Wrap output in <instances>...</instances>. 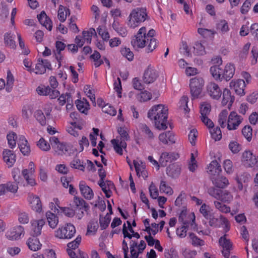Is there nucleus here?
Here are the masks:
<instances>
[{
	"instance_id": "nucleus-44",
	"label": "nucleus",
	"mask_w": 258,
	"mask_h": 258,
	"mask_svg": "<svg viewBox=\"0 0 258 258\" xmlns=\"http://www.w3.org/2000/svg\"><path fill=\"white\" fill-rule=\"evenodd\" d=\"M159 189L161 192L169 195H171L173 192L172 189L166 184L165 181H161Z\"/></svg>"
},
{
	"instance_id": "nucleus-10",
	"label": "nucleus",
	"mask_w": 258,
	"mask_h": 258,
	"mask_svg": "<svg viewBox=\"0 0 258 258\" xmlns=\"http://www.w3.org/2000/svg\"><path fill=\"white\" fill-rule=\"evenodd\" d=\"M29 169H24L22 171V175L27 181V183L31 186L35 184V179L33 177V174L34 172V164L33 162H30L29 164Z\"/></svg>"
},
{
	"instance_id": "nucleus-45",
	"label": "nucleus",
	"mask_w": 258,
	"mask_h": 258,
	"mask_svg": "<svg viewBox=\"0 0 258 258\" xmlns=\"http://www.w3.org/2000/svg\"><path fill=\"white\" fill-rule=\"evenodd\" d=\"M207 220H209V225L214 227H220L221 226L220 218H215L213 213L210 216Z\"/></svg>"
},
{
	"instance_id": "nucleus-57",
	"label": "nucleus",
	"mask_w": 258,
	"mask_h": 258,
	"mask_svg": "<svg viewBox=\"0 0 258 258\" xmlns=\"http://www.w3.org/2000/svg\"><path fill=\"white\" fill-rule=\"evenodd\" d=\"M71 167L84 171V166L82 164L81 160L78 158H75L71 163Z\"/></svg>"
},
{
	"instance_id": "nucleus-52",
	"label": "nucleus",
	"mask_w": 258,
	"mask_h": 258,
	"mask_svg": "<svg viewBox=\"0 0 258 258\" xmlns=\"http://www.w3.org/2000/svg\"><path fill=\"white\" fill-rule=\"evenodd\" d=\"M98 33L104 41H108L110 38V36L108 31L103 27L99 26L97 29Z\"/></svg>"
},
{
	"instance_id": "nucleus-5",
	"label": "nucleus",
	"mask_w": 258,
	"mask_h": 258,
	"mask_svg": "<svg viewBox=\"0 0 258 258\" xmlns=\"http://www.w3.org/2000/svg\"><path fill=\"white\" fill-rule=\"evenodd\" d=\"M50 143L55 151L58 155L65 154L68 151V148L66 143H60L58 139L55 137H52L49 139Z\"/></svg>"
},
{
	"instance_id": "nucleus-8",
	"label": "nucleus",
	"mask_w": 258,
	"mask_h": 258,
	"mask_svg": "<svg viewBox=\"0 0 258 258\" xmlns=\"http://www.w3.org/2000/svg\"><path fill=\"white\" fill-rule=\"evenodd\" d=\"M208 95L213 99L218 100L222 94V91L218 85L214 82H210L207 86Z\"/></svg>"
},
{
	"instance_id": "nucleus-61",
	"label": "nucleus",
	"mask_w": 258,
	"mask_h": 258,
	"mask_svg": "<svg viewBox=\"0 0 258 258\" xmlns=\"http://www.w3.org/2000/svg\"><path fill=\"white\" fill-rule=\"evenodd\" d=\"M37 146L42 150L47 151L50 149V145L43 138H41L37 143Z\"/></svg>"
},
{
	"instance_id": "nucleus-43",
	"label": "nucleus",
	"mask_w": 258,
	"mask_h": 258,
	"mask_svg": "<svg viewBox=\"0 0 258 258\" xmlns=\"http://www.w3.org/2000/svg\"><path fill=\"white\" fill-rule=\"evenodd\" d=\"M140 127L142 132L146 135L148 139H153L154 138L153 133L146 124H141Z\"/></svg>"
},
{
	"instance_id": "nucleus-12",
	"label": "nucleus",
	"mask_w": 258,
	"mask_h": 258,
	"mask_svg": "<svg viewBox=\"0 0 258 258\" xmlns=\"http://www.w3.org/2000/svg\"><path fill=\"white\" fill-rule=\"evenodd\" d=\"M242 162L246 167L253 166L256 163V157L250 151H245L242 155Z\"/></svg>"
},
{
	"instance_id": "nucleus-37",
	"label": "nucleus",
	"mask_w": 258,
	"mask_h": 258,
	"mask_svg": "<svg viewBox=\"0 0 258 258\" xmlns=\"http://www.w3.org/2000/svg\"><path fill=\"white\" fill-rule=\"evenodd\" d=\"M214 205L217 210L224 213H228L230 212V208L218 201L214 202Z\"/></svg>"
},
{
	"instance_id": "nucleus-48",
	"label": "nucleus",
	"mask_w": 258,
	"mask_h": 258,
	"mask_svg": "<svg viewBox=\"0 0 258 258\" xmlns=\"http://www.w3.org/2000/svg\"><path fill=\"white\" fill-rule=\"evenodd\" d=\"M210 133L212 138L216 141H219L222 138L221 131L219 127L211 129Z\"/></svg>"
},
{
	"instance_id": "nucleus-28",
	"label": "nucleus",
	"mask_w": 258,
	"mask_h": 258,
	"mask_svg": "<svg viewBox=\"0 0 258 258\" xmlns=\"http://www.w3.org/2000/svg\"><path fill=\"white\" fill-rule=\"evenodd\" d=\"M46 216L49 226L53 229L55 228L58 223V217L50 211L46 213Z\"/></svg>"
},
{
	"instance_id": "nucleus-47",
	"label": "nucleus",
	"mask_w": 258,
	"mask_h": 258,
	"mask_svg": "<svg viewBox=\"0 0 258 258\" xmlns=\"http://www.w3.org/2000/svg\"><path fill=\"white\" fill-rule=\"evenodd\" d=\"M229 149L233 154H236L241 150V146L238 142L232 141L229 144Z\"/></svg>"
},
{
	"instance_id": "nucleus-50",
	"label": "nucleus",
	"mask_w": 258,
	"mask_h": 258,
	"mask_svg": "<svg viewBox=\"0 0 258 258\" xmlns=\"http://www.w3.org/2000/svg\"><path fill=\"white\" fill-rule=\"evenodd\" d=\"M194 48V53L197 55H203L206 53L205 47L201 43H196Z\"/></svg>"
},
{
	"instance_id": "nucleus-21",
	"label": "nucleus",
	"mask_w": 258,
	"mask_h": 258,
	"mask_svg": "<svg viewBox=\"0 0 258 258\" xmlns=\"http://www.w3.org/2000/svg\"><path fill=\"white\" fill-rule=\"evenodd\" d=\"M180 166L177 164H172L170 165L166 168L167 174L172 178H176L180 174Z\"/></svg>"
},
{
	"instance_id": "nucleus-56",
	"label": "nucleus",
	"mask_w": 258,
	"mask_h": 258,
	"mask_svg": "<svg viewBox=\"0 0 258 258\" xmlns=\"http://www.w3.org/2000/svg\"><path fill=\"white\" fill-rule=\"evenodd\" d=\"M198 33L204 37H210L215 34L214 30L200 28L198 30Z\"/></svg>"
},
{
	"instance_id": "nucleus-3",
	"label": "nucleus",
	"mask_w": 258,
	"mask_h": 258,
	"mask_svg": "<svg viewBox=\"0 0 258 258\" xmlns=\"http://www.w3.org/2000/svg\"><path fill=\"white\" fill-rule=\"evenodd\" d=\"M76 233L75 226L70 223L59 227L55 231V236L59 239H70Z\"/></svg>"
},
{
	"instance_id": "nucleus-6",
	"label": "nucleus",
	"mask_w": 258,
	"mask_h": 258,
	"mask_svg": "<svg viewBox=\"0 0 258 258\" xmlns=\"http://www.w3.org/2000/svg\"><path fill=\"white\" fill-rule=\"evenodd\" d=\"M242 118L236 112L232 111L229 115L227 121V128L229 130H235L240 124Z\"/></svg>"
},
{
	"instance_id": "nucleus-53",
	"label": "nucleus",
	"mask_w": 258,
	"mask_h": 258,
	"mask_svg": "<svg viewBox=\"0 0 258 258\" xmlns=\"http://www.w3.org/2000/svg\"><path fill=\"white\" fill-rule=\"evenodd\" d=\"M12 174L15 182H16L17 183H20L22 181V178L21 176L22 172H21L20 169L19 168H13L12 172Z\"/></svg>"
},
{
	"instance_id": "nucleus-24",
	"label": "nucleus",
	"mask_w": 258,
	"mask_h": 258,
	"mask_svg": "<svg viewBox=\"0 0 258 258\" xmlns=\"http://www.w3.org/2000/svg\"><path fill=\"white\" fill-rule=\"evenodd\" d=\"M30 204L32 209L37 212H40L42 205L40 198L38 196H31L29 197Z\"/></svg>"
},
{
	"instance_id": "nucleus-59",
	"label": "nucleus",
	"mask_w": 258,
	"mask_h": 258,
	"mask_svg": "<svg viewBox=\"0 0 258 258\" xmlns=\"http://www.w3.org/2000/svg\"><path fill=\"white\" fill-rule=\"evenodd\" d=\"M221 189L214 187H211L208 188V192L212 197L215 198L217 200H219L220 194L221 193Z\"/></svg>"
},
{
	"instance_id": "nucleus-64",
	"label": "nucleus",
	"mask_w": 258,
	"mask_h": 258,
	"mask_svg": "<svg viewBox=\"0 0 258 258\" xmlns=\"http://www.w3.org/2000/svg\"><path fill=\"white\" fill-rule=\"evenodd\" d=\"M18 220L21 224H27L29 221L28 214L26 212H20L18 215Z\"/></svg>"
},
{
	"instance_id": "nucleus-35",
	"label": "nucleus",
	"mask_w": 258,
	"mask_h": 258,
	"mask_svg": "<svg viewBox=\"0 0 258 258\" xmlns=\"http://www.w3.org/2000/svg\"><path fill=\"white\" fill-rule=\"evenodd\" d=\"M204 85V81L201 77H196L190 80L189 86L198 87L203 89Z\"/></svg>"
},
{
	"instance_id": "nucleus-32",
	"label": "nucleus",
	"mask_w": 258,
	"mask_h": 258,
	"mask_svg": "<svg viewBox=\"0 0 258 258\" xmlns=\"http://www.w3.org/2000/svg\"><path fill=\"white\" fill-rule=\"evenodd\" d=\"M210 71L215 80H222L223 70L220 68L219 66L216 65L211 67Z\"/></svg>"
},
{
	"instance_id": "nucleus-17",
	"label": "nucleus",
	"mask_w": 258,
	"mask_h": 258,
	"mask_svg": "<svg viewBox=\"0 0 258 258\" xmlns=\"http://www.w3.org/2000/svg\"><path fill=\"white\" fill-rule=\"evenodd\" d=\"M159 140L164 145L173 144L175 143L174 134L170 132H165L159 136Z\"/></svg>"
},
{
	"instance_id": "nucleus-34",
	"label": "nucleus",
	"mask_w": 258,
	"mask_h": 258,
	"mask_svg": "<svg viewBox=\"0 0 258 258\" xmlns=\"http://www.w3.org/2000/svg\"><path fill=\"white\" fill-rule=\"evenodd\" d=\"M111 221V217L109 216V214L107 213L105 217H103L101 215L100 216L99 219V223L100 225V228L101 230H104L106 229Z\"/></svg>"
},
{
	"instance_id": "nucleus-7",
	"label": "nucleus",
	"mask_w": 258,
	"mask_h": 258,
	"mask_svg": "<svg viewBox=\"0 0 258 258\" xmlns=\"http://www.w3.org/2000/svg\"><path fill=\"white\" fill-rule=\"evenodd\" d=\"M24 229L21 226H17L8 230L6 236L7 238L11 240H16L20 239L21 235L24 236Z\"/></svg>"
},
{
	"instance_id": "nucleus-11",
	"label": "nucleus",
	"mask_w": 258,
	"mask_h": 258,
	"mask_svg": "<svg viewBox=\"0 0 258 258\" xmlns=\"http://www.w3.org/2000/svg\"><path fill=\"white\" fill-rule=\"evenodd\" d=\"M178 158V155L174 152H163L159 158V163L163 166H167L168 162H171Z\"/></svg>"
},
{
	"instance_id": "nucleus-54",
	"label": "nucleus",
	"mask_w": 258,
	"mask_h": 258,
	"mask_svg": "<svg viewBox=\"0 0 258 258\" xmlns=\"http://www.w3.org/2000/svg\"><path fill=\"white\" fill-rule=\"evenodd\" d=\"M120 52L121 54L125 57L129 61H132L134 59L133 52L128 48H123L121 49Z\"/></svg>"
},
{
	"instance_id": "nucleus-1",
	"label": "nucleus",
	"mask_w": 258,
	"mask_h": 258,
	"mask_svg": "<svg viewBox=\"0 0 258 258\" xmlns=\"http://www.w3.org/2000/svg\"><path fill=\"white\" fill-rule=\"evenodd\" d=\"M148 117L151 120H154L155 125L159 130H165L168 118V109L162 104L154 106L148 113Z\"/></svg>"
},
{
	"instance_id": "nucleus-9",
	"label": "nucleus",
	"mask_w": 258,
	"mask_h": 258,
	"mask_svg": "<svg viewBox=\"0 0 258 258\" xmlns=\"http://www.w3.org/2000/svg\"><path fill=\"white\" fill-rule=\"evenodd\" d=\"M36 91L39 95H48L51 99L56 98L59 95V92L58 90L50 88L49 86H39Z\"/></svg>"
},
{
	"instance_id": "nucleus-29",
	"label": "nucleus",
	"mask_w": 258,
	"mask_h": 258,
	"mask_svg": "<svg viewBox=\"0 0 258 258\" xmlns=\"http://www.w3.org/2000/svg\"><path fill=\"white\" fill-rule=\"evenodd\" d=\"M15 35L10 32L6 33L4 35V42L6 46L12 48L16 47L15 41H14Z\"/></svg>"
},
{
	"instance_id": "nucleus-39",
	"label": "nucleus",
	"mask_w": 258,
	"mask_h": 258,
	"mask_svg": "<svg viewBox=\"0 0 258 258\" xmlns=\"http://www.w3.org/2000/svg\"><path fill=\"white\" fill-rule=\"evenodd\" d=\"M191 244L194 246H202L204 245V240L198 238L194 233H191L189 235Z\"/></svg>"
},
{
	"instance_id": "nucleus-15",
	"label": "nucleus",
	"mask_w": 258,
	"mask_h": 258,
	"mask_svg": "<svg viewBox=\"0 0 258 258\" xmlns=\"http://www.w3.org/2000/svg\"><path fill=\"white\" fill-rule=\"evenodd\" d=\"M44 224L45 221L43 219L32 220L31 221V236H38L40 235L42 228Z\"/></svg>"
},
{
	"instance_id": "nucleus-22",
	"label": "nucleus",
	"mask_w": 258,
	"mask_h": 258,
	"mask_svg": "<svg viewBox=\"0 0 258 258\" xmlns=\"http://www.w3.org/2000/svg\"><path fill=\"white\" fill-rule=\"evenodd\" d=\"M37 237L31 236L27 241L26 244L31 250L36 251L41 248V244Z\"/></svg>"
},
{
	"instance_id": "nucleus-14",
	"label": "nucleus",
	"mask_w": 258,
	"mask_h": 258,
	"mask_svg": "<svg viewBox=\"0 0 258 258\" xmlns=\"http://www.w3.org/2000/svg\"><path fill=\"white\" fill-rule=\"evenodd\" d=\"M158 77L157 73L154 69L149 66L145 71L143 80L146 84L152 83L155 81Z\"/></svg>"
},
{
	"instance_id": "nucleus-58",
	"label": "nucleus",
	"mask_w": 258,
	"mask_h": 258,
	"mask_svg": "<svg viewBox=\"0 0 258 258\" xmlns=\"http://www.w3.org/2000/svg\"><path fill=\"white\" fill-rule=\"evenodd\" d=\"M102 109L103 112L110 115L114 116L116 114V111L114 108L108 104L103 105Z\"/></svg>"
},
{
	"instance_id": "nucleus-30",
	"label": "nucleus",
	"mask_w": 258,
	"mask_h": 258,
	"mask_svg": "<svg viewBox=\"0 0 258 258\" xmlns=\"http://www.w3.org/2000/svg\"><path fill=\"white\" fill-rule=\"evenodd\" d=\"M76 103L78 109L81 112L84 113L85 114H87L88 111L90 108V105L87 100H85V102H84V101L77 100L76 101Z\"/></svg>"
},
{
	"instance_id": "nucleus-25",
	"label": "nucleus",
	"mask_w": 258,
	"mask_h": 258,
	"mask_svg": "<svg viewBox=\"0 0 258 258\" xmlns=\"http://www.w3.org/2000/svg\"><path fill=\"white\" fill-rule=\"evenodd\" d=\"M208 172L212 175H218L221 171V166L217 160L212 161L208 167Z\"/></svg>"
},
{
	"instance_id": "nucleus-49",
	"label": "nucleus",
	"mask_w": 258,
	"mask_h": 258,
	"mask_svg": "<svg viewBox=\"0 0 258 258\" xmlns=\"http://www.w3.org/2000/svg\"><path fill=\"white\" fill-rule=\"evenodd\" d=\"M228 111L226 109L223 110L220 113L218 118V122L222 127H225V123L227 120Z\"/></svg>"
},
{
	"instance_id": "nucleus-31",
	"label": "nucleus",
	"mask_w": 258,
	"mask_h": 258,
	"mask_svg": "<svg viewBox=\"0 0 258 258\" xmlns=\"http://www.w3.org/2000/svg\"><path fill=\"white\" fill-rule=\"evenodd\" d=\"M233 200V196L231 194L226 190H221L218 200L223 203H229Z\"/></svg>"
},
{
	"instance_id": "nucleus-23",
	"label": "nucleus",
	"mask_w": 258,
	"mask_h": 258,
	"mask_svg": "<svg viewBox=\"0 0 258 258\" xmlns=\"http://www.w3.org/2000/svg\"><path fill=\"white\" fill-rule=\"evenodd\" d=\"M234 97L231 94L230 91L225 88L223 92V99L222 104L223 106L228 104V107L230 108L234 101Z\"/></svg>"
},
{
	"instance_id": "nucleus-19",
	"label": "nucleus",
	"mask_w": 258,
	"mask_h": 258,
	"mask_svg": "<svg viewBox=\"0 0 258 258\" xmlns=\"http://www.w3.org/2000/svg\"><path fill=\"white\" fill-rule=\"evenodd\" d=\"M222 73V80L224 79L227 81L230 80L235 73L234 66L231 63L227 64Z\"/></svg>"
},
{
	"instance_id": "nucleus-20",
	"label": "nucleus",
	"mask_w": 258,
	"mask_h": 258,
	"mask_svg": "<svg viewBox=\"0 0 258 258\" xmlns=\"http://www.w3.org/2000/svg\"><path fill=\"white\" fill-rule=\"evenodd\" d=\"M3 159L9 167H12L16 161V156L12 151L6 149L3 151Z\"/></svg>"
},
{
	"instance_id": "nucleus-41",
	"label": "nucleus",
	"mask_w": 258,
	"mask_h": 258,
	"mask_svg": "<svg viewBox=\"0 0 258 258\" xmlns=\"http://www.w3.org/2000/svg\"><path fill=\"white\" fill-rule=\"evenodd\" d=\"M200 212L206 219H207L213 214L211 213L209 206L206 204L202 205L200 209Z\"/></svg>"
},
{
	"instance_id": "nucleus-36",
	"label": "nucleus",
	"mask_w": 258,
	"mask_h": 258,
	"mask_svg": "<svg viewBox=\"0 0 258 258\" xmlns=\"http://www.w3.org/2000/svg\"><path fill=\"white\" fill-rule=\"evenodd\" d=\"M214 183L219 188H224L228 184V180L225 177L221 176L215 179Z\"/></svg>"
},
{
	"instance_id": "nucleus-27",
	"label": "nucleus",
	"mask_w": 258,
	"mask_h": 258,
	"mask_svg": "<svg viewBox=\"0 0 258 258\" xmlns=\"http://www.w3.org/2000/svg\"><path fill=\"white\" fill-rule=\"evenodd\" d=\"M66 47V45L60 41H56L55 42V47L57 53L55 54L56 59L58 61L59 67L61 66L60 61L62 60V56L61 51L63 50Z\"/></svg>"
},
{
	"instance_id": "nucleus-51",
	"label": "nucleus",
	"mask_w": 258,
	"mask_h": 258,
	"mask_svg": "<svg viewBox=\"0 0 258 258\" xmlns=\"http://www.w3.org/2000/svg\"><path fill=\"white\" fill-rule=\"evenodd\" d=\"M252 128L250 126H245L242 130V133L248 141H250L252 138Z\"/></svg>"
},
{
	"instance_id": "nucleus-42",
	"label": "nucleus",
	"mask_w": 258,
	"mask_h": 258,
	"mask_svg": "<svg viewBox=\"0 0 258 258\" xmlns=\"http://www.w3.org/2000/svg\"><path fill=\"white\" fill-rule=\"evenodd\" d=\"M211 106L210 103L207 102L202 103L200 109L201 116H207L211 111Z\"/></svg>"
},
{
	"instance_id": "nucleus-16",
	"label": "nucleus",
	"mask_w": 258,
	"mask_h": 258,
	"mask_svg": "<svg viewBox=\"0 0 258 258\" xmlns=\"http://www.w3.org/2000/svg\"><path fill=\"white\" fill-rule=\"evenodd\" d=\"M79 189L82 196L87 200H91L93 198L94 192L92 189L88 186L84 181H81L79 183Z\"/></svg>"
},
{
	"instance_id": "nucleus-60",
	"label": "nucleus",
	"mask_w": 258,
	"mask_h": 258,
	"mask_svg": "<svg viewBox=\"0 0 258 258\" xmlns=\"http://www.w3.org/2000/svg\"><path fill=\"white\" fill-rule=\"evenodd\" d=\"M217 27L222 33H225L229 30L228 23L225 20H222L217 24Z\"/></svg>"
},
{
	"instance_id": "nucleus-62",
	"label": "nucleus",
	"mask_w": 258,
	"mask_h": 258,
	"mask_svg": "<svg viewBox=\"0 0 258 258\" xmlns=\"http://www.w3.org/2000/svg\"><path fill=\"white\" fill-rule=\"evenodd\" d=\"M7 139L9 146L11 148H13L16 146V139L17 135L15 133H12L7 135Z\"/></svg>"
},
{
	"instance_id": "nucleus-18",
	"label": "nucleus",
	"mask_w": 258,
	"mask_h": 258,
	"mask_svg": "<svg viewBox=\"0 0 258 258\" xmlns=\"http://www.w3.org/2000/svg\"><path fill=\"white\" fill-rule=\"evenodd\" d=\"M37 18L41 25L44 26L49 31L51 30L52 23L44 11H42L40 14L37 15Z\"/></svg>"
},
{
	"instance_id": "nucleus-26",
	"label": "nucleus",
	"mask_w": 258,
	"mask_h": 258,
	"mask_svg": "<svg viewBox=\"0 0 258 258\" xmlns=\"http://www.w3.org/2000/svg\"><path fill=\"white\" fill-rule=\"evenodd\" d=\"M73 203L76 207L81 210H84L85 211H87L89 209V205L86 202L81 198L75 196L74 198Z\"/></svg>"
},
{
	"instance_id": "nucleus-33",
	"label": "nucleus",
	"mask_w": 258,
	"mask_h": 258,
	"mask_svg": "<svg viewBox=\"0 0 258 258\" xmlns=\"http://www.w3.org/2000/svg\"><path fill=\"white\" fill-rule=\"evenodd\" d=\"M104 186L103 187L104 189H102V190L105 194L106 197L108 198L110 197L112 193L111 190L115 188V186L114 183L110 180L104 181Z\"/></svg>"
},
{
	"instance_id": "nucleus-2",
	"label": "nucleus",
	"mask_w": 258,
	"mask_h": 258,
	"mask_svg": "<svg viewBox=\"0 0 258 258\" xmlns=\"http://www.w3.org/2000/svg\"><path fill=\"white\" fill-rule=\"evenodd\" d=\"M148 17L146 8H137L131 12L128 17L127 24L130 28H135L144 22Z\"/></svg>"
},
{
	"instance_id": "nucleus-4",
	"label": "nucleus",
	"mask_w": 258,
	"mask_h": 258,
	"mask_svg": "<svg viewBox=\"0 0 258 258\" xmlns=\"http://www.w3.org/2000/svg\"><path fill=\"white\" fill-rule=\"evenodd\" d=\"M146 34V27H142L138 31L137 35L131 41V44L135 49L142 48L145 47L147 42L144 35Z\"/></svg>"
},
{
	"instance_id": "nucleus-13",
	"label": "nucleus",
	"mask_w": 258,
	"mask_h": 258,
	"mask_svg": "<svg viewBox=\"0 0 258 258\" xmlns=\"http://www.w3.org/2000/svg\"><path fill=\"white\" fill-rule=\"evenodd\" d=\"M245 82L241 79L236 81H232L230 83V87L233 89L238 95L242 96L244 94Z\"/></svg>"
},
{
	"instance_id": "nucleus-38",
	"label": "nucleus",
	"mask_w": 258,
	"mask_h": 258,
	"mask_svg": "<svg viewBox=\"0 0 258 258\" xmlns=\"http://www.w3.org/2000/svg\"><path fill=\"white\" fill-rule=\"evenodd\" d=\"M225 236L226 235H224L219 239V243L223 249H231L232 244L229 239L226 238Z\"/></svg>"
},
{
	"instance_id": "nucleus-55",
	"label": "nucleus",
	"mask_w": 258,
	"mask_h": 258,
	"mask_svg": "<svg viewBox=\"0 0 258 258\" xmlns=\"http://www.w3.org/2000/svg\"><path fill=\"white\" fill-rule=\"evenodd\" d=\"M99 227L97 220H91L88 224L87 232H95Z\"/></svg>"
},
{
	"instance_id": "nucleus-46",
	"label": "nucleus",
	"mask_w": 258,
	"mask_h": 258,
	"mask_svg": "<svg viewBox=\"0 0 258 258\" xmlns=\"http://www.w3.org/2000/svg\"><path fill=\"white\" fill-rule=\"evenodd\" d=\"M14 79L12 74L10 70L7 72L6 90L8 92L11 91L14 83Z\"/></svg>"
},
{
	"instance_id": "nucleus-40",
	"label": "nucleus",
	"mask_w": 258,
	"mask_h": 258,
	"mask_svg": "<svg viewBox=\"0 0 258 258\" xmlns=\"http://www.w3.org/2000/svg\"><path fill=\"white\" fill-rule=\"evenodd\" d=\"M35 117L37 120L42 125H45L46 124V117L43 112L41 110H37L35 112Z\"/></svg>"
},
{
	"instance_id": "nucleus-63",
	"label": "nucleus",
	"mask_w": 258,
	"mask_h": 258,
	"mask_svg": "<svg viewBox=\"0 0 258 258\" xmlns=\"http://www.w3.org/2000/svg\"><path fill=\"white\" fill-rule=\"evenodd\" d=\"M191 99L198 98L202 93L203 89L190 86Z\"/></svg>"
}]
</instances>
